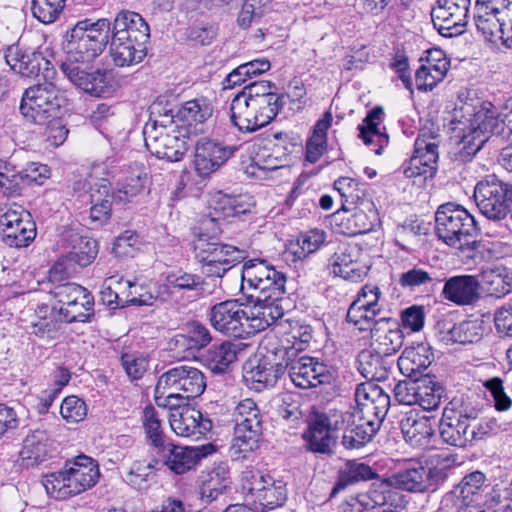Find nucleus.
Segmentation results:
<instances>
[{
  "mask_svg": "<svg viewBox=\"0 0 512 512\" xmlns=\"http://www.w3.org/2000/svg\"><path fill=\"white\" fill-rule=\"evenodd\" d=\"M443 297L460 306H468L480 299V283L476 275H458L446 280Z\"/></svg>",
  "mask_w": 512,
  "mask_h": 512,
  "instance_id": "c85d7f7f",
  "label": "nucleus"
},
{
  "mask_svg": "<svg viewBox=\"0 0 512 512\" xmlns=\"http://www.w3.org/2000/svg\"><path fill=\"white\" fill-rule=\"evenodd\" d=\"M53 450L54 442L49 432L44 428H36L25 437L20 454L29 465H36L51 457Z\"/></svg>",
  "mask_w": 512,
  "mask_h": 512,
  "instance_id": "c9c22d12",
  "label": "nucleus"
},
{
  "mask_svg": "<svg viewBox=\"0 0 512 512\" xmlns=\"http://www.w3.org/2000/svg\"><path fill=\"white\" fill-rule=\"evenodd\" d=\"M232 205V196L219 193L212 199L208 215L195 228L210 230L212 235L220 234L221 222L235 217Z\"/></svg>",
  "mask_w": 512,
  "mask_h": 512,
  "instance_id": "a19ab883",
  "label": "nucleus"
},
{
  "mask_svg": "<svg viewBox=\"0 0 512 512\" xmlns=\"http://www.w3.org/2000/svg\"><path fill=\"white\" fill-rule=\"evenodd\" d=\"M116 168V160L107 158L101 163L94 164L83 182L75 183V190L87 189L89 192L90 218L93 222L103 223L111 215L112 196L109 178L116 176Z\"/></svg>",
  "mask_w": 512,
  "mask_h": 512,
  "instance_id": "9d476101",
  "label": "nucleus"
},
{
  "mask_svg": "<svg viewBox=\"0 0 512 512\" xmlns=\"http://www.w3.org/2000/svg\"><path fill=\"white\" fill-rule=\"evenodd\" d=\"M257 357L270 363L281 362L286 370L295 355L284 339L281 342L275 335H266L260 343Z\"/></svg>",
  "mask_w": 512,
  "mask_h": 512,
  "instance_id": "3c124183",
  "label": "nucleus"
},
{
  "mask_svg": "<svg viewBox=\"0 0 512 512\" xmlns=\"http://www.w3.org/2000/svg\"><path fill=\"white\" fill-rule=\"evenodd\" d=\"M236 147L210 139L195 145L194 168L198 176L207 177L222 167L235 153Z\"/></svg>",
  "mask_w": 512,
  "mask_h": 512,
  "instance_id": "aec40b11",
  "label": "nucleus"
},
{
  "mask_svg": "<svg viewBox=\"0 0 512 512\" xmlns=\"http://www.w3.org/2000/svg\"><path fill=\"white\" fill-rule=\"evenodd\" d=\"M433 360L434 355L430 345L420 342L406 347L399 357L397 364L404 376L413 378L426 370Z\"/></svg>",
  "mask_w": 512,
  "mask_h": 512,
  "instance_id": "72a5a7b5",
  "label": "nucleus"
},
{
  "mask_svg": "<svg viewBox=\"0 0 512 512\" xmlns=\"http://www.w3.org/2000/svg\"><path fill=\"white\" fill-rule=\"evenodd\" d=\"M383 110L380 107L372 109L359 125L360 138L364 144L371 147L375 154L380 155L383 148L387 146L389 139L385 133L380 131L381 117Z\"/></svg>",
  "mask_w": 512,
  "mask_h": 512,
  "instance_id": "79ce46f5",
  "label": "nucleus"
},
{
  "mask_svg": "<svg viewBox=\"0 0 512 512\" xmlns=\"http://www.w3.org/2000/svg\"><path fill=\"white\" fill-rule=\"evenodd\" d=\"M355 412L382 424L390 408V396L377 384L365 382L355 390Z\"/></svg>",
  "mask_w": 512,
  "mask_h": 512,
  "instance_id": "5701e85b",
  "label": "nucleus"
},
{
  "mask_svg": "<svg viewBox=\"0 0 512 512\" xmlns=\"http://www.w3.org/2000/svg\"><path fill=\"white\" fill-rule=\"evenodd\" d=\"M287 499V492L282 481L272 480V484L267 485L264 491L258 494V498L253 502L255 509L264 512L282 506Z\"/></svg>",
  "mask_w": 512,
  "mask_h": 512,
  "instance_id": "4d7b16f0",
  "label": "nucleus"
},
{
  "mask_svg": "<svg viewBox=\"0 0 512 512\" xmlns=\"http://www.w3.org/2000/svg\"><path fill=\"white\" fill-rule=\"evenodd\" d=\"M175 474H184L192 469L203 456L195 447L176 445L172 441L154 455Z\"/></svg>",
  "mask_w": 512,
  "mask_h": 512,
  "instance_id": "cd10ccee",
  "label": "nucleus"
},
{
  "mask_svg": "<svg viewBox=\"0 0 512 512\" xmlns=\"http://www.w3.org/2000/svg\"><path fill=\"white\" fill-rule=\"evenodd\" d=\"M485 481V475L480 471L466 475L452 490L451 497L455 506L473 504Z\"/></svg>",
  "mask_w": 512,
  "mask_h": 512,
  "instance_id": "864d4df0",
  "label": "nucleus"
},
{
  "mask_svg": "<svg viewBox=\"0 0 512 512\" xmlns=\"http://www.w3.org/2000/svg\"><path fill=\"white\" fill-rule=\"evenodd\" d=\"M359 501L366 512H395L403 507L402 493L388 481L373 483L360 493Z\"/></svg>",
  "mask_w": 512,
  "mask_h": 512,
  "instance_id": "393cba45",
  "label": "nucleus"
},
{
  "mask_svg": "<svg viewBox=\"0 0 512 512\" xmlns=\"http://www.w3.org/2000/svg\"><path fill=\"white\" fill-rule=\"evenodd\" d=\"M157 463L158 460L156 459L151 462L146 460L134 461L125 475V481L136 489L146 488Z\"/></svg>",
  "mask_w": 512,
  "mask_h": 512,
  "instance_id": "69168bd1",
  "label": "nucleus"
},
{
  "mask_svg": "<svg viewBox=\"0 0 512 512\" xmlns=\"http://www.w3.org/2000/svg\"><path fill=\"white\" fill-rule=\"evenodd\" d=\"M394 361L373 349L362 350L357 357V369L367 382L384 381L388 378Z\"/></svg>",
  "mask_w": 512,
  "mask_h": 512,
  "instance_id": "e433bc0d",
  "label": "nucleus"
},
{
  "mask_svg": "<svg viewBox=\"0 0 512 512\" xmlns=\"http://www.w3.org/2000/svg\"><path fill=\"white\" fill-rule=\"evenodd\" d=\"M371 333V349L391 357L403 345V332L399 322L390 317H380Z\"/></svg>",
  "mask_w": 512,
  "mask_h": 512,
  "instance_id": "a878e982",
  "label": "nucleus"
},
{
  "mask_svg": "<svg viewBox=\"0 0 512 512\" xmlns=\"http://www.w3.org/2000/svg\"><path fill=\"white\" fill-rule=\"evenodd\" d=\"M474 200L479 211L488 219H505L512 205V184L487 176L474 188Z\"/></svg>",
  "mask_w": 512,
  "mask_h": 512,
  "instance_id": "ddd939ff",
  "label": "nucleus"
},
{
  "mask_svg": "<svg viewBox=\"0 0 512 512\" xmlns=\"http://www.w3.org/2000/svg\"><path fill=\"white\" fill-rule=\"evenodd\" d=\"M94 315V298L85 291V298L76 300L68 308H59V318L65 322H89Z\"/></svg>",
  "mask_w": 512,
  "mask_h": 512,
  "instance_id": "6e6d98bb",
  "label": "nucleus"
},
{
  "mask_svg": "<svg viewBox=\"0 0 512 512\" xmlns=\"http://www.w3.org/2000/svg\"><path fill=\"white\" fill-rule=\"evenodd\" d=\"M416 392V404L422 407L423 410L431 411L439 407L442 388L428 374L418 377Z\"/></svg>",
  "mask_w": 512,
  "mask_h": 512,
  "instance_id": "5fc2aeb1",
  "label": "nucleus"
},
{
  "mask_svg": "<svg viewBox=\"0 0 512 512\" xmlns=\"http://www.w3.org/2000/svg\"><path fill=\"white\" fill-rule=\"evenodd\" d=\"M490 135L503 139L512 136V97L501 110L491 102H483L474 113L467 133L462 136V158L469 161L487 142Z\"/></svg>",
  "mask_w": 512,
  "mask_h": 512,
  "instance_id": "7ed1b4c3",
  "label": "nucleus"
},
{
  "mask_svg": "<svg viewBox=\"0 0 512 512\" xmlns=\"http://www.w3.org/2000/svg\"><path fill=\"white\" fill-rule=\"evenodd\" d=\"M5 60L11 70L22 77L34 78L42 74L44 79H49L54 74L52 63L41 52L19 43L6 49Z\"/></svg>",
  "mask_w": 512,
  "mask_h": 512,
  "instance_id": "a211bd4d",
  "label": "nucleus"
},
{
  "mask_svg": "<svg viewBox=\"0 0 512 512\" xmlns=\"http://www.w3.org/2000/svg\"><path fill=\"white\" fill-rule=\"evenodd\" d=\"M143 135L147 149L159 159L178 162L188 150L190 135L172 124L167 113L162 120L147 123Z\"/></svg>",
  "mask_w": 512,
  "mask_h": 512,
  "instance_id": "1a4fd4ad",
  "label": "nucleus"
},
{
  "mask_svg": "<svg viewBox=\"0 0 512 512\" xmlns=\"http://www.w3.org/2000/svg\"><path fill=\"white\" fill-rule=\"evenodd\" d=\"M484 328L478 320H467L455 324L450 330V340L455 343L467 344L478 342L483 336Z\"/></svg>",
  "mask_w": 512,
  "mask_h": 512,
  "instance_id": "680f3d73",
  "label": "nucleus"
},
{
  "mask_svg": "<svg viewBox=\"0 0 512 512\" xmlns=\"http://www.w3.org/2000/svg\"><path fill=\"white\" fill-rule=\"evenodd\" d=\"M507 0H476L473 7L475 26L488 41L501 40L510 48L511 36L505 37L506 17L509 16Z\"/></svg>",
  "mask_w": 512,
  "mask_h": 512,
  "instance_id": "4468645a",
  "label": "nucleus"
},
{
  "mask_svg": "<svg viewBox=\"0 0 512 512\" xmlns=\"http://www.w3.org/2000/svg\"><path fill=\"white\" fill-rule=\"evenodd\" d=\"M86 290V288L73 282H65L64 284L55 285L50 290V294L56 301L53 306V311L59 313V308H68V306L76 300L85 298Z\"/></svg>",
  "mask_w": 512,
  "mask_h": 512,
  "instance_id": "bf43d9fd",
  "label": "nucleus"
},
{
  "mask_svg": "<svg viewBox=\"0 0 512 512\" xmlns=\"http://www.w3.org/2000/svg\"><path fill=\"white\" fill-rule=\"evenodd\" d=\"M170 410L169 424L178 436L199 439L212 429L211 420L194 407L180 405Z\"/></svg>",
  "mask_w": 512,
  "mask_h": 512,
  "instance_id": "b1692460",
  "label": "nucleus"
},
{
  "mask_svg": "<svg viewBox=\"0 0 512 512\" xmlns=\"http://www.w3.org/2000/svg\"><path fill=\"white\" fill-rule=\"evenodd\" d=\"M142 425L146 439L155 455L171 440L165 435L162 420L153 406H146L143 410Z\"/></svg>",
  "mask_w": 512,
  "mask_h": 512,
  "instance_id": "09e8293b",
  "label": "nucleus"
},
{
  "mask_svg": "<svg viewBox=\"0 0 512 512\" xmlns=\"http://www.w3.org/2000/svg\"><path fill=\"white\" fill-rule=\"evenodd\" d=\"M147 172L143 164L133 163L121 170L116 191L111 193L112 201L129 202L139 195L146 186Z\"/></svg>",
  "mask_w": 512,
  "mask_h": 512,
  "instance_id": "473e14b6",
  "label": "nucleus"
},
{
  "mask_svg": "<svg viewBox=\"0 0 512 512\" xmlns=\"http://www.w3.org/2000/svg\"><path fill=\"white\" fill-rule=\"evenodd\" d=\"M110 26L105 18L78 21L64 35L63 50L68 59L82 64L96 59L108 43Z\"/></svg>",
  "mask_w": 512,
  "mask_h": 512,
  "instance_id": "39448f33",
  "label": "nucleus"
},
{
  "mask_svg": "<svg viewBox=\"0 0 512 512\" xmlns=\"http://www.w3.org/2000/svg\"><path fill=\"white\" fill-rule=\"evenodd\" d=\"M252 107L251 101L237 95L231 101V122L242 132H253L264 127L263 123L260 122L256 109Z\"/></svg>",
  "mask_w": 512,
  "mask_h": 512,
  "instance_id": "a18cd8bd",
  "label": "nucleus"
},
{
  "mask_svg": "<svg viewBox=\"0 0 512 512\" xmlns=\"http://www.w3.org/2000/svg\"><path fill=\"white\" fill-rule=\"evenodd\" d=\"M82 79L83 80L77 83L76 87L93 96L102 97L111 91V85L107 79L106 71H85Z\"/></svg>",
  "mask_w": 512,
  "mask_h": 512,
  "instance_id": "338daca9",
  "label": "nucleus"
},
{
  "mask_svg": "<svg viewBox=\"0 0 512 512\" xmlns=\"http://www.w3.org/2000/svg\"><path fill=\"white\" fill-rule=\"evenodd\" d=\"M65 468L42 477V485L46 493L54 499L64 500L74 496Z\"/></svg>",
  "mask_w": 512,
  "mask_h": 512,
  "instance_id": "052dcab7",
  "label": "nucleus"
},
{
  "mask_svg": "<svg viewBox=\"0 0 512 512\" xmlns=\"http://www.w3.org/2000/svg\"><path fill=\"white\" fill-rule=\"evenodd\" d=\"M205 388V376L199 369L179 365L170 368L158 378L154 398L158 406L172 409L180 406L184 400L200 396Z\"/></svg>",
  "mask_w": 512,
  "mask_h": 512,
  "instance_id": "20e7f679",
  "label": "nucleus"
},
{
  "mask_svg": "<svg viewBox=\"0 0 512 512\" xmlns=\"http://www.w3.org/2000/svg\"><path fill=\"white\" fill-rule=\"evenodd\" d=\"M341 411L330 409L323 411L315 407L307 417V430L303 434L308 449L314 453L329 454L336 444L337 432L344 423Z\"/></svg>",
  "mask_w": 512,
  "mask_h": 512,
  "instance_id": "f8f14e48",
  "label": "nucleus"
},
{
  "mask_svg": "<svg viewBox=\"0 0 512 512\" xmlns=\"http://www.w3.org/2000/svg\"><path fill=\"white\" fill-rule=\"evenodd\" d=\"M67 104L64 92L55 83L45 79L25 89L20 102V113L31 123H47L62 115Z\"/></svg>",
  "mask_w": 512,
  "mask_h": 512,
  "instance_id": "6e6552de",
  "label": "nucleus"
},
{
  "mask_svg": "<svg viewBox=\"0 0 512 512\" xmlns=\"http://www.w3.org/2000/svg\"><path fill=\"white\" fill-rule=\"evenodd\" d=\"M64 468L74 495L93 487L100 475L97 462L86 455L77 456L73 461L66 462Z\"/></svg>",
  "mask_w": 512,
  "mask_h": 512,
  "instance_id": "bb28decb",
  "label": "nucleus"
},
{
  "mask_svg": "<svg viewBox=\"0 0 512 512\" xmlns=\"http://www.w3.org/2000/svg\"><path fill=\"white\" fill-rule=\"evenodd\" d=\"M450 62L440 59L437 63L432 60L425 61L416 71L415 82L419 91H431L446 76Z\"/></svg>",
  "mask_w": 512,
  "mask_h": 512,
  "instance_id": "8fccbe9b",
  "label": "nucleus"
},
{
  "mask_svg": "<svg viewBox=\"0 0 512 512\" xmlns=\"http://www.w3.org/2000/svg\"><path fill=\"white\" fill-rule=\"evenodd\" d=\"M435 232L439 240L458 249H474L479 229L477 222L463 206L442 204L435 213Z\"/></svg>",
  "mask_w": 512,
  "mask_h": 512,
  "instance_id": "423d86ee",
  "label": "nucleus"
},
{
  "mask_svg": "<svg viewBox=\"0 0 512 512\" xmlns=\"http://www.w3.org/2000/svg\"><path fill=\"white\" fill-rule=\"evenodd\" d=\"M287 369L291 381L295 386L302 389L330 384L334 378L325 364L308 356H302L298 359L294 357Z\"/></svg>",
  "mask_w": 512,
  "mask_h": 512,
  "instance_id": "4be33fe9",
  "label": "nucleus"
},
{
  "mask_svg": "<svg viewBox=\"0 0 512 512\" xmlns=\"http://www.w3.org/2000/svg\"><path fill=\"white\" fill-rule=\"evenodd\" d=\"M209 315L215 330L235 338L247 335L246 307L238 300H226L215 304L211 307Z\"/></svg>",
  "mask_w": 512,
  "mask_h": 512,
  "instance_id": "6ab92c4d",
  "label": "nucleus"
},
{
  "mask_svg": "<svg viewBox=\"0 0 512 512\" xmlns=\"http://www.w3.org/2000/svg\"><path fill=\"white\" fill-rule=\"evenodd\" d=\"M65 7V0H32V15L41 23L55 22Z\"/></svg>",
  "mask_w": 512,
  "mask_h": 512,
  "instance_id": "774afa93",
  "label": "nucleus"
},
{
  "mask_svg": "<svg viewBox=\"0 0 512 512\" xmlns=\"http://www.w3.org/2000/svg\"><path fill=\"white\" fill-rule=\"evenodd\" d=\"M480 409L468 396H456L445 406L439 424L440 437L448 445L464 448L485 439L496 422L480 419Z\"/></svg>",
  "mask_w": 512,
  "mask_h": 512,
  "instance_id": "f03ea898",
  "label": "nucleus"
},
{
  "mask_svg": "<svg viewBox=\"0 0 512 512\" xmlns=\"http://www.w3.org/2000/svg\"><path fill=\"white\" fill-rule=\"evenodd\" d=\"M274 329L283 336L295 356L298 352L305 350L312 339L311 327L298 320L289 318L280 320Z\"/></svg>",
  "mask_w": 512,
  "mask_h": 512,
  "instance_id": "c03bdc74",
  "label": "nucleus"
},
{
  "mask_svg": "<svg viewBox=\"0 0 512 512\" xmlns=\"http://www.w3.org/2000/svg\"><path fill=\"white\" fill-rule=\"evenodd\" d=\"M438 474L420 463H414L394 475V483L400 489L410 492H424L435 489Z\"/></svg>",
  "mask_w": 512,
  "mask_h": 512,
  "instance_id": "7c9ffc66",
  "label": "nucleus"
},
{
  "mask_svg": "<svg viewBox=\"0 0 512 512\" xmlns=\"http://www.w3.org/2000/svg\"><path fill=\"white\" fill-rule=\"evenodd\" d=\"M167 291L174 289L182 293H192L195 297L203 298L213 294L215 285H211L199 274L182 269L172 271L166 276Z\"/></svg>",
  "mask_w": 512,
  "mask_h": 512,
  "instance_id": "58836bf2",
  "label": "nucleus"
},
{
  "mask_svg": "<svg viewBox=\"0 0 512 512\" xmlns=\"http://www.w3.org/2000/svg\"><path fill=\"white\" fill-rule=\"evenodd\" d=\"M239 351V344L224 341L212 346L204 356V361L211 372L221 374L237 359Z\"/></svg>",
  "mask_w": 512,
  "mask_h": 512,
  "instance_id": "de8ad7c7",
  "label": "nucleus"
},
{
  "mask_svg": "<svg viewBox=\"0 0 512 512\" xmlns=\"http://www.w3.org/2000/svg\"><path fill=\"white\" fill-rule=\"evenodd\" d=\"M77 244L73 245L72 250L67 254L70 261L80 267H86L96 258L98 254L97 242L88 237L77 236Z\"/></svg>",
  "mask_w": 512,
  "mask_h": 512,
  "instance_id": "e2e57ef3",
  "label": "nucleus"
},
{
  "mask_svg": "<svg viewBox=\"0 0 512 512\" xmlns=\"http://www.w3.org/2000/svg\"><path fill=\"white\" fill-rule=\"evenodd\" d=\"M285 105V95L272 94L252 102V108L256 109L260 122L264 126L269 124Z\"/></svg>",
  "mask_w": 512,
  "mask_h": 512,
  "instance_id": "0e129e2a",
  "label": "nucleus"
},
{
  "mask_svg": "<svg viewBox=\"0 0 512 512\" xmlns=\"http://www.w3.org/2000/svg\"><path fill=\"white\" fill-rule=\"evenodd\" d=\"M0 237L9 247L29 246L36 237V225L31 214L16 204L1 208Z\"/></svg>",
  "mask_w": 512,
  "mask_h": 512,
  "instance_id": "2eb2a0df",
  "label": "nucleus"
},
{
  "mask_svg": "<svg viewBox=\"0 0 512 512\" xmlns=\"http://www.w3.org/2000/svg\"><path fill=\"white\" fill-rule=\"evenodd\" d=\"M146 44L132 42L124 38L111 36L110 55L118 67H127L140 63L146 56Z\"/></svg>",
  "mask_w": 512,
  "mask_h": 512,
  "instance_id": "37998d69",
  "label": "nucleus"
},
{
  "mask_svg": "<svg viewBox=\"0 0 512 512\" xmlns=\"http://www.w3.org/2000/svg\"><path fill=\"white\" fill-rule=\"evenodd\" d=\"M169 112L172 113V111ZM212 113L213 107L209 100L201 97L185 102L175 115H168V119L186 134L192 136L205 132L206 122Z\"/></svg>",
  "mask_w": 512,
  "mask_h": 512,
  "instance_id": "412c9836",
  "label": "nucleus"
},
{
  "mask_svg": "<svg viewBox=\"0 0 512 512\" xmlns=\"http://www.w3.org/2000/svg\"><path fill=\"white\" fill-rule=\"evenodd\" d=\"M377 477V473L368 465L357 460H349L338 472L337 482L333 493L360 481H367Z\"/></svg>",
  "mask_w": 512,
  "mask_h": 512,
  "instance_id": "603ef678",
  "label": "nucleus"
},
{
  "mask_svg": "<svg viewBox=\"0 0 512 512\" xmlns=\"http://www.w3.org/2000/svg\"><path fill=\"white\" fill-rule=\"evenodd\" d=\"M434 420L431 417L410 412L401 421L400 428L407 443L414 447L427 446L434 434Z\"/></svg>",
  "mask_w": 512,
  "mask_h": 512,
  "instance_id": "4c0bfd02",
  "label": "nucleus"
},
{
  "mask_svg": "<svg viewBox=\"0 0 512 512\" xmlns=\"http://www.w3.org/2000/svg\"><path fill=\"white\" fill-rule=\"evenodd\" d=\"M244 379L251 389L262 391L273 387L277 380L285 373L281 362H267L256 356L245 366Z\"/></svg>",
  "mask_w": 512,
  "mask_h": 512,
  "instance_id": "c756f323",
  "label": "nucleus"
},
{
  "mask_svg": "<svg viewBox=\"0 0 512 512\" xmlns=\"http://www.w3.org/2000/svg\"><path fill=\"white\" fill-rule=\"evenodd\" d=\"M471 0H437L431 17L434 27L444 37H454L465 32Z\"/></svg>",
  "mask_w": 512,
  "mask_h": 512,
  "instance_id": "dca6fc26",
  "label": "nucleus"
},
{
  "mask_svg": "<svg viewBox=\"0 0 512 512\" xmlns=\"http://www.w3.org/2000/svg\"><path fill=\"white\" fill-rule=\"evenodd\" d=\"M125 283L129 288L130 299L128 301L133 305H157L165 302L169 296L167 287L164 284L149 283L138 285L130 280H126Z\"/></svg>",
  "mask_w": 512,
  "mask_h": 512,
  "instance_id": "49530a36",
  "label": "nucleus"
},
{
  "mask_svg": "<svg viewBox=\"0 0 512 512\" xmlns=\"http://www.w3.org/2000/svg\"><path fill=\"white\" fill-rule=\"evenodd\" d=\"M439 140L427 132H421L414 144V153L409 161L402 165L407 178L432 177L437 171Z\"/></svg>",
  "mask_w": 512,
  "mask_h": 512,
  "instance_id": "f3484780",
  "label": "nucleus"
},
{
  "mask_svg": "<svg viewBox=\"0 0 512 512\" xmlns=\"http://www.w3.org/2000/svg\"><path fill=\"white\" fill-rule=\"evenodd\" d=\"M112 37L129 39L138 44L147 43L150 38L149 25L144 18L133 11H120L113 22Z\"/></svg>",
  "mask_w": 512,
  "mask_h": 512,
  "instance_id": "2f4dec72",
  "label": "nucleus"
},
{
  "mask_svg": "<svg viewBox=\"0 0 512 512\" xmlns=\"http://www.w3.org/2000/svg\"><path fill=\"white\" fill-rule=\"evenodd\" d=\"M477 277L480 290L488 296L501 298L512 292V271L503 265L485 267Z\"/></svg>",
  "mask_w": 512,
  "mask_h": 512,
  "instance_id": "f704fd0d",
  "label": "nucleus"
},
{
  "mask_svg": "<svg viewBox=\"0 0 512 512\" xmlns=\"http://www.w3.org/2000/svg\"><path fill=\"white\" fill-rule=\"evenodd\" d=\"M242 289L258 291L253 306L246 309L247 335L265 330L283 320L284 309L280 305L286 293V275L267 264L265 260L245 262L241 272Z\"/></svg>",
  "mask_w": 512,
  "mask_h": 512,
  "instance_id": "f257e3e1",
  "label": "nucleus"
},
{
  "mask_svg": "<svg viewBox=\"0 0 512 512\" xmlns=\"http://www.w3.org/2000/svg\"><path fill=\"white\" fill-rule=\"evenodd\" d=\"M357 251L355 246L347 244L338 247L337 251L329 259V264L332 266V271L336 276L343 278L351 277V273L356 270L354 263Z\"/></svg>",
  "mask_w": 512,
  "mask_h": 512,
  "instance_id": "13d9d810",
  "label": "nucleus"
},
{
  "mask_svg": "<svg viewBox=\"0 0 512 512\" xmlns=\"http://www.w3.org/2000/svg\"><path fill=\"white\" fill-rule=\"evenodd\" d=\"M193 235L194 257L209 277H223L226 272L242 262L247 256L243 249L214 242L213 239L217 235H212L210 230L193 228Z\"/></svg>",
  "mask_w": 512,
  "mask_h": 512,
  "instance_id": "0eeeda50",
  "label": "nucleus"
},
{
  "mask_svg": "<svg viewBox=\"0 0 512 512\" xmlns=\"http://www.w3.org/2000/svg\"><path fill=\"white\" fill-rule=\"evenodd\" d=\"M230 469L226 463H219L201 476L199 493L201 500L211 503L230 487Z\"/></svg>",
  "mask_w": 512,
  "mask_h": 512,
  "instance_id": "ea45409f",
  "label": "nucleus"
},
{
  "mask_svg": "<svg viewBox=\"0 0 512 512\" xmlns=\"http://www.w3.org/2000/svg\"><path fill=\"white\" fill-rule=\"evenodd\" d=\"M234 438L232 449L246 457L256 450L262 434V415L256 402L251 398L240 401L234 409Z\"/></svg>",
  "mask_w": 512,
  "mask_h": 512,
  "instance_id": "9b49d317",
  "label": "nucleus"
}]
</instances>
